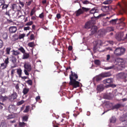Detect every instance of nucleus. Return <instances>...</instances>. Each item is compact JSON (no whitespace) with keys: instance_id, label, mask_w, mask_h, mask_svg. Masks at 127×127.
Wrapping results in <instances>:
<instances>
[{"instance_id":"nucleus-45","label":"nucleus","mask_w":127,"mask_h":127,"mask_svg":"<svg viewBox=\"0 0 127 127\" xmlns=\"http://www.w3.org/2000/svg\"><path fill=\"white\" fill-rule=\"evenodd\" d=\"M29 106H27L26 107L25 110L23 111L24 112H27L29 111Z\"/></svg>"},{"instance_id":"nucleus-52","label":"nucleus","mask_w":127,"mask_h":127,"mask_svg":"<svg viewBox=\"0 0 127 127\" xmlns=\"http://www.w3.org/2000/svg\"><path fill=\"white\" fill-rule=\"evenodd\" d=\"M122 3L125 6H127V2L125 0H122Z\"/></svg>"},{"instance_id":"nucleus-44","label":"nucleus","mask_w":127,"mask_h":127,"mask_svg":"<svg viewBox=\"0 0 127 127\" xmlns=\"http://www.w3.org/2000/svg\"><path fill=\"white\" fill-rule=\"evenodd\" d=\"M26 83L29 85H31L32 84V80L30 79L27 80L26 81Z\"/></svg>"},{"instance_id":"nucleus-3","label":"nucleus","mask_w":127,"mask_h":127,"mask_svg":"<svg viewBox=\"0 0 127 127\" xmlns=\"http://www.w3.org/2000/svg\"><path fill=\"white\" fill-rule=\"evenodd\" d=\"M124 33L123 32H119L116 34V38L118 41L125 40L124 37Z\"/></svg>"},{"instance_id":"nucleus-60","label":"nucleus","mask_w":127,"mask_h":127,"mask_svg":"<svg viewBox=\"0 0 127 127\" xmlns=\"http://www.w3.org/2000/svg\"><path fill=\"white\" fill-rule=\"evenodd\" d=\"M30 29V27L29 26H28L27 27H25L24 28V30L25 31L29 30Z\"/></svg>"},{"instance_id":"nucleus-34","label":"nucleus","mask_w":127,"mask_h":127,"mask_svg":"<svg viewBox=\"0 0 127 127\" xmlns=\"http://www.w3.org/2000/svg\"><path fill=\"white\" fill-rule=\"evenodd\" d=\"M15 116L14 114L9 115L7 116L6 118L7 119H10L15 117Z\"/></svg>"},{"instance_id":"nucleus-4","label":"nucleus","mask_w":127,"mask_h":127,"mask_svg":"<svg viewBox=\"0 0 127 127\" xmlns=\"http://www.w3.org/2000/svg\"><path fill=\"white\" fill-rule=\"evenodd\" d=\"M82 9H83V10H82L81 9H79L77 11H76L75 12L76 13V16H78L81 14L83 13H84V11H87L89 10V9L84 7H82Z\"/></svg>"},{"instance_id":"nucleus-18","label":"nucleus","mask_w":127,"mask_h":127,"mask_svg":"<svg viewBox=\"0 0 127 127\" xmlns=\"http://www.w3.org/2000/svg\"><path fill=\"white\" fill-rule=\"evenodd\" d=\"M104 89V87L102 85H99L97 86L96 90L99 92L102 91Z\"/></svg>"},{"instance_id":"nucleus-12","label":"nucleus","mask_w":127,"mask_h":127,"mask_svg":"<svg viewBox=\"0 0 127 127\" xmlns=\"http://www.w3.org/2000/svg\"><path fill=\"white\" fill-rule=\"evenodd\" d=\"M97 30V27L96 26H93L92 27L91 31V33L90 34V35H93L96 32Z\"/></svg>"},{"instance_id":"nucleus-54","label":"nucleus","mask_w":127,"mask_h":127,"mask_svg":"<svg viewBox=\"0 0 127 127\" xmlns=\"http://www.w3.org/2000/svg\"><path fill=\"white\" fill-rule=\"evenodd\" d=\"M39 17L40 18L42 19L44 18V13L43 12H42L41 14H40Z\"/></svg>"},{"instance_id":"nucleus-24","label":"nucleus","mask_w":127,"mask_h":127,"mask_svg":"<svg viewBox=\"0 0 127 127\" xmlns=\"http://www.w3.org/2000/svg\"><path fill=\"white\" fill-rule=\"evenodd\" d=\"M18 126L19 127H24L25 126H27V124L26 123H25L24 122H19V123Z\"/></svg>"},{"instance_id":"nucleus-7","label":"nucleus","mask_w":127,"mask_h":127,"mask_svg":"<svg viewBox=\"0 0 127 127\" xmlns=\"http://www.w3.org/2000/svg\"><path fill=\"white\" fill-rule=\"evenodd\" d=\"M118 78L122 79H125L127 77V73L122 72L119 73L117 75Z\"/></svg>"},{"instance_id":"nucleus-57","label":"nucleus","mask_w":127,"mask_h":127,"mask_svg":"<svg viewBox=\"0 0 127 127\" xmlns=\"http://www.w3.org/2000/svg\"><path fill=\"white\" fill-rule=\"evenodd\" d=\"M16 69H12L11 71V75L12 76H13L14 75V72H15V70Z\"/></svg>"},{"instance_id":"nucleus-13","label":"nucleus","mask_w":127,"mask_h":127,"mask_svg":"<svg viewBox=\"0 0 127 127\" xmlns=\"http://www.w3.org/2000/svg\"><path fill=\"white\" fill-rule=\"evenodd\" d=\"M9 30L10 33H15L17 31V28L16 27H11L9 28Z\"/></svg>"},{"instance_id":"nucleus-56","label":"nucleus","mask_w":127,"mask_h":127,"mask_svg":"<svg viewBox=\"0 0 127 127\" xmlns=\"http://www.w3.org/2000/svg\"><path fill=\"white\" fill-rule=\"evenodd\" d=\"M107 30L108 31H113L114 30V29L113 28L111 27H109L107 28Z\"/></svg>"},{"instance_id":"nucleus-14","label":"nucleus","mask_w":127,"mask_h":127,"mask_svg":"<svg viewBox=\"0 0 127 127\" xmlns=\"http://www.w3.org/2000/svg\"><path fill=\"white\" fill-rule=\"evenodd\" d=\"M102 78L109 77L111 76V74L110 72H105L102 73L100 75Z\"/></svg>"},{"instance_id":"nucleus-8","label":"nucleus","mask_w":127,"mask_h":127,"mask_svg":"<svg viewBox=\"0 0 127 127\" xmlns=\"http://www.w3.org/2000/svg\"><path fill=\"white\" fill-rule=\"evenodd\" d=\"M113 81V79L111 78H110L104 80L103 81V83L106 85H107V84H108V85H109L110 84L112 83Z\"/></svg>"},{"instance_id":"nucleus-43","label":"nucleus","mask_w":127,"mask_h":127,"mask_svg":"<svg viewBox=\"0 0 127 127\" xmlns=\"http://www.w3.org/2000/svg\"><path fill=\"white\" fill-rule=\"evenodd\" d=\"M28 45L30 47H32L34 46V42H30L28 44Z\"/></svg>"},{"instance_id":"nucleus-10","label":"nucleus","mask_w":127,"mask_h":127,"mask_svg":"<svg viewBox=\"0 0 127 127\" xmlns=\"http://www.w3.org/2000/svg\"><path fill=\"white\" fill-rule=\"evenodd\" d=\"M17 96V94L16 93H13L11 95L9 96L8 98L9 100L13 101L14 99L16 98Z\"/></svg>"},{"instance_id":"nucleus-55","label":"nucleus","mask_w":127,"mask_h":127,"mask_svg":"<svg viewBox=\"0 0 127 127\" xmlns=\"http://www.w3.org/2000/svg\"><path fill=\"white\" fill-rule=\"evenodd\" d=\"M89 22L91 24H94L95 23V20H94L92 19L91 20H90L89 21Z\"/></svg>"},{"instance_id":"nucleus-11","label":"nucleus","mask_w":127,"mask_h":127,"mask_svg":"<svg viewBox=\"0 0 127 127\" xmlns=\"http://www.w3.org/2000/svg\"><path fill=\"white\" fill-rule=\"evenodd\" d=\"M12 52V55L15 56L18 59L19 58V55L20 54V52L18 50H13L11 51Z\"/></svg>"},{"instance_id":"nucleus-53","label":"nucleus","mask_w":127,"mask_h":127,"mask_svg":"<svg viewBox=\"0 0 127 127\" xmlns=\"http://www.w3.org/2000/svg\"><path fill=\"white\" fill-rule=\"evenodd\" d=\"M3 44L2 41L0 39V49L3 46Z\"/></svg>"},{"instance_id":"nucleus-50","label":"nucleus","mask_w":127,"mask_h":127,"mask_svg":"<svg viewBox=\"0 0 127 127\" xmlns=\"http://www.w3.org/2000/svg\"><path fill=\"white\" fill-rule=\"evenodd\" d=\"M12 8L13 10L16 8V5L15 4H13L11 5Z\"/></svg>"},{"instance_id":"nucleus-9","label":"nucleus","mask_w":127,"mask_h":127,"mask_svg":"<svg viewBox=\"0 0 127 127\" xmlns=\"http://www.w3.org/2000/svg\"><path fill=\"white\" fill-rule=\"evenodd\" d=\"M24 67L26 70H27L28 72L31 71L32 69L31 65L29 63H27L24 64Z\"/></svg>"},{"instance_id":"nucleus-16","label":"nucleus","mask_w":127,"mask_h":127,"mask_svg":"<svg viewBox=\"0 0 127 127\" xmlns=\"http://www.w3.org/2000/svg\"><path fill=\"white\" fill-rule=\"evenodd\" d=\"M71 77L74 79H77L78 78V76L77 74L73 72L72 71H71V74L69 75V78Z\"/></svg>"},{"instance_id":"nucleus-26","label":"nucleus","mask_w":127,"mask_h":127,"mask_svg":"<svg viewBox=\"0 0 127 127\" xmlns=\"http://www.w3.org/2000/svg\"><path fill=\"white\" fill-rule=\"evenodd\" d=\"M123 106L124 105L122 104L118 103L114 105L113 107L114 108L117 109Z\"/></svg>"},{"instance_id":"nucleus-51","label":"nucleus","mask_w":127,"mask_h":127,"mask_svg":"<svg viewBox=\"0 0 127 127\" xmlns=\"http://www.w3.org/2000/svg\"><path fill=\"white\" fill-rule=\"evenodd\" d=\"M24 102V101L23 100H22L18 102L17 103V104L18 105H20L23 103Z\"/></svg>"},{"instance_id":"nucleus-64","label":"nucleus","mask_w":127,"mask_h":127,"mask_svg":"<svg viewBox=\"0 0 127 127\" xmlns=\"http://www.w3.org/2000/svg\"><path fill=\"white\" fill-rule=\"evenodd\" d=\"M89 3V1L86 0L83 2V3L84 4H87Z\"/></svg>"},{"instance_id":"nucleus-58","label":"nucleus","mask_w":127,"mask_h":127,"mask_svg":"<svg viewBox=\"0 0 127 127\" xmlns=\"http://www.w3.org/2000/svg\"><path fill=\"white\" fill-rule=\"evenodd\" d=\"M15 88L17 90V91H19V88L18 84H17L16 85Z\"/></svg>"},{"instance_id":"nucleus-2","label":"nucleus","mask_w":127,"mask_h":127,"mask_svg":"<svg viewBox=\"0 0 127 127\" xmlns=\"http://www.w3.org/2000/svg\"><path fill=\"white\" fill-rule=\"evenodd\" d=\"M125 51L124 48H118L116 49L114 51V54L117 56H120L123 54Z\"/></svg>"},{"instance_id":"nucleus-38","label":"nucleus","mask_w":127,"mask_h":127,"mask_svg":"<svg viewBox=\"0 0 127 127\" xmlns=\"http://www.w3.org/2000/svg\"><path fill=\"white\" fill-rule=\"evenodd\" d=\"M98 35L100 36H101L104 34V32L101 30H99L98 32Z\"/></svg>"},{"instance_id":"nucleus-62","label":"nucleus","mask_w":127,"mask_h":127,"mask_svg":"<svg viewBox=\"0 0 127 127\" xmlns=\"http://www.w3.org/2000/svg\"><path fill=\"white\" fill-rule=\"evenodd\" d=\"M56 17L58 19L60 18L61 17L60 14V13H58L56 15Z\"/></svg>"},{"instance_id":"nucleus-32","label":"nucleus","mask_w":127,"mask_h":127,"mask_svg":"<svg viewBox=\"0 0 127 127\" xmlns=\"http://www.w3.org/2000/svg\"><path fill=\"white\" fill-rule=\"evenodd\" d=\"M113 1V0H106L104 1L102 4H109L111 3Z\"/></svg>"},{"instance_id":"nucleus-59","label":"nucleus","mask_w":127,"mask_h":127,"mask_svg":"<svg viewBox=\"0 0 127 127\" xmlns=\"http://www.w3.org/2000/svg\"><path fill=\"white\" fill-rule=\"evenodd\" d=\"M33 1V0H31L28 2H27L26 3H27V5L28 6H30L32 2Z\"/></svg>"},{"instance_id":"nucleus-20","label":"nucleus","mask_w":127,"mask_h":127,"mask_svg":"<svg viewBox=\"0 0 127 127\" xmlns=\"http://www.w3.org/2000/svg\"><path fill=\"white\" fill-rule=\"evenodd\" d=\"M53 127H66L67 126L65 124L60 125L58 124H54L53 123Z\"/></svg>"},{"instance_id":"nucleus-63","label":"nucleus","mask_w":127,"mask_h":127,"mask_svg":"<svg viewBox=\"0 0 127 127\" xmlns=\"http://www.w3.org/2000/svg\"><path fill=\"white\" fill-rule=\"evenodd\" d=\"M123 122H124L123 125H127V120H126L122 121Z\"/></svg>"},{"instance_id":"nucleus-19","label":"nucleus","mask_w":127,"mask_h":127,"mask_svg":"<svg viewBox=\"0 0 127 127\" xmlns=\"http://www.w3.org/2000/svg\"><path fill=\"white\" fill-rule=\"evenodd\" d=\"M9 109L11 112L14 111L16 109L15 106L13 105H9Z\"/></svg>"},{"instance_id":"nucleus-47","label":"nucleus","mask_w":127,"mask_h":127,"mask_svg":"<svg viewBox=\"0 0 127 127\" xmlns=\"http://www.w3.org/2000/svg\"><path fill=\"white\" fill-rule=\"evenodd\" d=\"M25 34H21L18 37V39H20L23 38L25 36Z\"/></svg>"},{"instance_id":"nucleus-1","label":"nucleus","mask_w":127,"mask_h":127,"mask_svg":"<svg viewBox=\"0 0 127 127\" xmlns=\"http://www.w3.org/2000/svg\"><path fill=\"white\" fill-rule=\"evenodd\" d=\"M77 79H74L71 77H70V81L69 84L73 88H76L80 87L79 82L76 81Z\"/></svg>"},{"instance_id":"nucleus-5","label":"nucleus","mask_w":127,"mask_h":127,"mask_svg":"<svg viewBox=\"0 0 127 127\" xmlns=\"http://www.w3.org/2000/svg\"><path fill=\"white\" fill-rule=\"evenodd\" d=\"M117 61L120 67L124 68L125 67V61L123 59L119 58L117 59Z\"/></svg>"},{"instance_id":"nucleus-40","label":"nucleus","mask_w":127,"mask_h":127,"mask_svg":"<svg viewBox=\"0 0 127 127\" xmlns=\"http://www.w3.org/2000/svg\"><path fill=\"white\" fill-rule=\"evenodd\" d=\"M29 91V89L25 88L23 89V92L24 94H26Z\"/></svg>"},{"instance_id":"nucleus-33","label":"nucleus","mask_w":127,"mask_h":127,"mask_svg":"<svg viewBox=\"0 0 127 127\" xmlns=\"http://www.w3.org/2000/svg\"><path fill=\"white\" fill-rule=\"evenodd\" d=\"M8 99V97L6 96H3L2 95L0 96V100L2 101H4Z\"/></svg>"},{"instance_id":"nucleus-29","label":"nucleus","mask_w":127,"mask_h":127,"mask_svg":"<svg viewBox=\"0 0 127 127\" xmlns=\"http://www.w3.org/2000/svg\"><path fill=\"white\" fill-rule=\"evenodd\" d=\"M29 116L28 115H25L23 116L22 118V120L23 122H26L28 120Z\"/></svg>"},{"instance_id":"nucleus-17","label":"nucleus","mask_w":127,"mask_h":127,"mask_svg":"<svg viewBox=\"0 0 127 127\" xmlns=\"http://www.w3.org/2000/svg\"><path fill=\"white\" fill-rule=\"evenodd\" d=\"M100 75V74L94 77L93 78L94 81L98 82L100 81L102 78V77Z\"/></svg>"},{"instance_id":"nucleus-21","label":"nucleus","mask_w":127,"mask_h":127,"mask_svg":"<svg viewBox=\"0 0 127 127\" xmlns=\"http://www.w3.org/2000/svg\"><path fill=\"white\" fill-rule=\"evenodd\" d=\"M11 49L10 47H7L5 49V54L6 55H9L10 52V50Z\"/></svg>"},{"instance_id":"nucleus-46","label":"nucleus","mask_w":127,"mask_h":127,"mask_svg":"<svg viewBox=\"0 0 127 127\" xmlns=\"http://www.w3.org/2000/svg\"><path fill=\"white\" fill-rule=\"evenodd\" d=\"M95 64L99 65L100 64V62L98 60H96L95 61Z\"/></svg>"},{"instance_id":"nucleus-36","label":"nucleus","mask_w":127,"mask_h":127,"mask_svg":"<svg viewBox=\"0 0 127 127\" xmlns=\"http://www.w3.org/2000/svg\"><path fill=\"white\" fill-rule=\"evenodd\" d=\"M2 37L4 39H7L8 38V35L7 33L6 32L3 33L2 35Z\"/></svg>"},{"instance_id":"nucleus-22","label":"nucleus","mask_w":127,"mask_h":127,"mask_svg":"<svg viewBox=\"0 0 127 127\" xmlns=\"http://www.w3.org/2000/svg\"><path fill=\"white\" fill-rule=\"evenodd\" d=\"M9 4H6L4 3L3 5L0 6V10H2L6 9L8 7Z\"/></svg>"},{"instance_id":"nucleus-42","label":"nucleus","mask_w":127,"mask_h":127,"mask_svg":"<svg viewBox=\"0 0 127 127\" xmlns=\"http://www.w3.org/2000/svg\"><path fill=\"white\" fill-rule=\"evenodd\" d=\"M35 7H34L32 9V10H31L30 15L31 16H32L35 13Z\"/></svg>"},{"instance_id":"nucleus-15","label":"nucleus","mask_w":127,"mask_h":127,"mask_svg":"<svg viewBox=\"0 0 127 127\" xmlns=\"http://www.w3.org/2000/svg\"><path fill=\"white\" fill-rule=\"evenodd\" d=\"M10 61L14 64H15L17 62V59L15 56L11 55L9 57Z\"/></svg>"},{"instance_id":"nucleus-35","label":"nucleus","mask_w":127,"mask_h":127,"mask_svg":"<svg viewBox=\"0 0 127 127\" xmlns=\"http://www.w3.org/2000/svg\"><path fill=\"white\" fill-rule=\"evenodd\" d=\"M29 57V54L28 53H23V59H26L28 58Z\"/></svg>"},{"instance_id":"nucleus-23","label":"nucleus","mask_w":127,"mask_h":127,"mask_svg":"<svg viewBox=\"0 0 127 127\" xmlns=\"http://www.w3.org/2000/svg\"><path fill=\"white\" fill-rule=\"evenodd\" d=\"M11 39L12 41H15L18 39V37L17 34L13 35Z\"/></svg>"},{"instance_id":"nucleus-39","label":"nucleus","mask_w":127,"mask_h":127,"mask_svg":"<svg viewBox=\"0 0 127 127\" xmlns=\"http://www.w3.org/2000/svg\"><path fill=\"white\" fill-rule=\"evenodd\" d=\"M116 121V118L113 117H112L110 119V123H115Z\"/></svg>"},{"instance_id":"nucleus-28","label":"nucleus","mask_w":127,"mask_h":127,"mask_svg":"<svg viewBox=\"0 0 127 127\" xmlns=\"http://www.w3.org/2000/svg\"><path fill=\"white\" fill-rule=\"evenodd\" d=\"M91 23L89 21L88 22L85 24L84 26L85 28L87 29L90 28L91 27Z\"/></svg>"},{"instance_id":"nucleus-30","label":"nucleus","mask_w":127,"mask_h":127,"mask_svg":"<svg viewBox=\"0 0 127 127\" xmlns=\"http://www.w3.org/2000/svg\"><path fill=\"white\" fill-rule=\"evenodd\" d=\"M5 57L6 58H4L3 59L4 61L3 63H5L8 65V64L9 63V57L7 56H6Z\"/></svg>"},{"instance_id":"nucleus-6","label":"nucleus","mask_w":127,"mask_h":127,"mask_svg":"<svg viewBox=\"0 0 127 127\" xmlns=\"http://www.w3.org/2000/svg\"><path fill=\"white\" fill-rule=\"evenodd\" d=\"M97 9L95 7L92 9L90 11V12L91 14H94L96 12ZM94 16L97 19L99 18L100 17L104 16V15L102 14H101L99 15L96 17L95 16L94 14Z\"/></svg>"},{"instance_id":"nucleus-37","label":"nucleus","mask_w":127,"mask_h":127,"mask_svg":"<svg viewBox=\"0 0 127 127\" xmlns=\"http://www.w3.org/2000/svg\"><path fill=\"white\" fill-rule=\"evenodd\" d=\"M118 20V18L116 19H112V20L110 21V22L112 24H115L116 23V22Z\"/></svg>"},{"instance_id":"nucleus-31","label":"nucleus","mask_w":127,"mask_h":127,"mask_svg":"<svg viewBox=\"0 0 127 127\" xmlns=\"http://www.w3.org/2000/svg\"><path fill=\"white\" fill-rule=\"evenodd\" d=\"M109 8V6H102L101 9L104 12H106L108 10Z\"/></svg>"},{"instance_id":"nucleus-25","label":"nucleus","mask_w":127,"mask_h":127,"mask_svg":"<svg viewBox=\"0 0 127 127\" xmlns=\"http://www.w3.org/2000/svg\"><path fill=\"white\" fill-rule=\"evenodd\" d=\"M7 66V65L3 63L1 64L0 68L1 69L3 70L6 68Z\"/></svg>"},{"instance_id":"nucleus-48","label":"nucleus","mask_w":127,"mask_h":127,"mask_svg":"<svg viewBox=\"0 0 127 127\" xmlns=\"http://www.w3.org/2000/svg\"><path fill=\"white\" fill-rule=\"evenodd\" d=\"M5 3V2L4 0H0V6L3 5Z\"/></svg>"},{"instance_id":"nucleus-27","label":"nucleus","mask_w":127,"mask_h":127,"mask_svg":"<svg viewBox=\"0 0 127 127\" xmlns=\"http://www.w3.org/2000/svg\"><path fill=\"white\" fill-rule=\"evenodd\" d=\"M17 70V73L20 77H21L22 74V70L20 68L16 69Z\"/></svg>"},{"instance_id":"nucleus-61","label":"nucleus","mask_w":127,"mask_h":127,"mask_svg":"<svg viewBox=\"0 0 127 127\" xmlns=\"http://www.w3.org/2000/svg\"><path fill=\"white\" fill-rule=\"evenodd\" d=\"M24 72L25 73V74L27 75H29V73L28 72V71L26 69H25L24 70Z\"/></svg>"},{"instance_id":"nucleus-41","label":"nucleus","mask_w":127,"mask_h":127,"mask_svg":"<svg viewBox=\"0 0 127 127\" xmlns=\"http://www.w3.org/2000/svg\"><path fill=\"white\" fill-rule=\"evenodd\" d=\"M18 49L22 53H24L25 52V51L24 48L22 47H20L18 48Z\"/></svg>"},{"instance_id":"nucleus-49","label":"nucleus","mask_w":127,"mask_h":127,"mask_svg":"<svg viewBox=\"0 0 127 127\" xmlns=\"http://www.w3.org/2000/svg\"><path fill=\"white\" fill-rule=\"evenodd\" d=\"M33 23V22L32 21H31L26 23L25 25L26 26H31L32 25Z\"/></svg>"}]
</instances>
